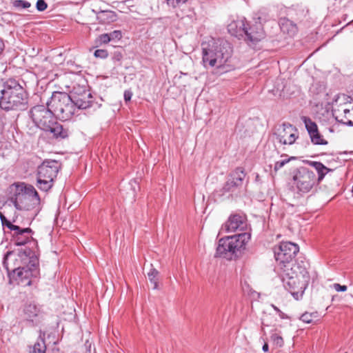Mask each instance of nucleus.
Instances as JSON below:
<instances>
[{"mask_svg":"<svg viewBox=\"0 0 353 353\" xmlns=\"http://www.w3.org/2000/svg\"><path fill=\"white\" fill-rule=\"evenodd\" d=\"M299 251L298 245L292 242H282L274 251L283 287L296 300L303 296L310 280L308 263H299L294 259Z\"/></svg>","mask_w":353,"mask_h":353,"instance_id":"obj_1","label":"nucleus"},{"mask_svg":"<svg viewBox=\"0 0 353 353\" xmlns=\"http://www.w3.org/2000/svg\"><path fill=\"white\" fill-rule=\"evenodd\" d=\"M12 255L13 252H8L3 261L10 283L15 281L18 285L23 286L31 285L32 279L38 278L40 274L38 256L30 248L19 250L17 258L15 259L18 266L10 270L8 261Z\"/></svg>","mask_w":353,"mask_h":353,"instance_id":"obj_2","label":"nucleus"},{"mask_svg":"<svg viewBox=\"0 0 353 353\" xmlns=\"http://www.w3.org/2000/svg\"><path fill=\"white\" fill-rule=\"evenodd\" d=\"M1 94L0 108L2 110H25L28 108V94L15 79L6 81Z\"/></svg>","mask_w":353,"mask_h":353,"instance_id":"obj_3","label":"nucleus"},{"mask_svg":"<svg viewBox=\"0 0 353 353\" xmlns=\"http://www.w3.org/2000/svg\"><path fill=\"white\" fill-rule=\"evenodd\" d=\"M250 238V233L241 232L220 239L216 247L215 257L236 260L241 256Z\"/></svg>","mask_w":353,"mask_h":353,"instance_id":"obj_4","label":"nucleus"},{"mask_svg":"<svg viewBox=\"0 0 353 353\" xmlns=\"http://www.w3.org/2000/svg\"><path fill=\"white\" fill-rule=\"evenodd\" d=\"M13 195L8 199L18 210H31L40 204V196L30 184L14 183L10 187Z\"/></svg>","mask_w":353,"mask_h":353,"instance_id":"obj_5","label":"nucleus"},{"mask_svg":"<svg viewBox=\"0 0 353 353\" xmlns=\"http://www.w3.org/2000/svg\"><path fill=\"white\" fill-rule=\"evenodd\" d=\"M233 50L231 46H208L203 48V62L205 66L208 64L211 67L216 66L223 68L225 72L230 70Z\"/></svg>","mask_w":353,"mask_h":353,"instance_id":"obj_6","label":"nucleus"},{"mask_svg":"<svg viewBox=\"0 0 353 353\" xmlns=\"http://www.w3.org/2000/svg\"><path fill=\"white\" fill-rule=\"evenodd\" d=\"M290 176L292 188L301 196L310 192L318 185L314 172L304 166L294 168Z\"/></svg>","mask_w":353,"mask_h":353,"instance_id":"obj_7","label":"nucleus"},{"mask_svg":"<svg viewBox=\"0 0 353 353\" xmlns=\"http://www.w3.org/2000/svg\"><path fill=\"white\" fill-rule=\"evenodd\" d=\"M47 105L52 109L56 117L64 121L70 119L77 108L69 94L61 92H53Z\"/></svg>","mask_w":353,"mask_h":353,"instance_id":"obj_8","label":"nucleus"},{"mask_svg":"<svg viewBox=\"0 0 353 353\" xmlns=\"http://www.w3.org/2000/svg\"><path fill=\"white\" fill-rule=\"evenodd\" d=\"M69 95L77 109H87L93 105V96L88 89L87 81L83 78L74 83Z\"/></svg>","mask_w":353,"mask_h":353,"instance_id":"obj_9","label":"nucleus"},{"mask_svg":"<svg viewBox=\"0 0 353 353\" xmlns=\"http://www.w3.org/2000/svg\"><path fill=\"white\" fill-rule=\"evenodd\" d=\"M30 117L34 125L42 130L48 129L57 119L52 108L47 105H37L32 107L29 111Z\"/></svg>","mask_w":353,"mask_h":353,"instance_id":"obj_10","label":"nucleus"},{"mask_svg":"<svg viewBox=\"0 0 353 353\" xmlns=\"http://www.w3.org/2000/svg\"><path fill=\"white\" fill-rule=\"evenodd\" d=\"M259 16L254 19V22H248L243 40L246 42L259 43L262 41L266 37L265 32L262 24L263 21H266V14L260 11Z\"/></svg>","mask_w":353,"mask_h":353,"instance_id":"obj_11","label":"nucleus"},{"mask_svg":"<svg viewBox=\"0 0 353 353\" xmlns=\"http://www.w3.org/2000/svg\"><path fill=\"white\" fill-rule=\"evenodd\" d=\"M20 316L30 327L38 326L42 321V310L34 301H28L21 307Z\"/></svg>","mask_w":353,"mask_h":353,"instance_id":"obj_12","label":"nucleus"},{"mask_svg":"<svg viewBox=\"0 0 353 353\" xmlns=\"http://www.w3.org/2000/svg\"><path fill=\"white\" fill-rule=\"evenodd\" d=\"M245 176L246 173L243 167L236 168L228 175L223 187L216 192L219 196H223L225 193L234 192L243 185Z\"/></svg>","mask_w":353,"mask_h":353,"instance_id":"obj_13","label":"nucleus"},{"mask_svg":"<svg viewBox=\"0 0 353 353\" xmlns=\"http://www.w3.org/2000/svg\"><path fill=\"white\" fill-rule=\"evenodd\" d=\"M9 230L11 241L15 245L21 246L32 242L37 246V241L32 237L34 232L30 228H21L14 223Z\"/></svg>","mask_w":353,"mask_h":353,"instance_id":"obj_14","label":"nucleus"},{"mask_svg":"<svg viewBox=\"0 0 353 353\" xmlns=\"http://www.w3.org/2000/svg\"><path fill=\"white\" fill-rule=\"evenodd\" d=\"M297 131V128L292 124L284 122L274 132V135L280 143L292 145L299 137Z\"/></svg>","mask_w":353,"mask_h":353,"instance_id":"obj_15","label":"nucleus"},{"mask_svg":"<svg viewBox=\"0 0 353 353\" xmlns=\"http://www.w3.org/2000/svg\"><path fill=\"white\" fill-rule=\"evenodd\" d=\"M60 168L61 163L59 161L47 159L38 166L37 175L54 181Z\"/></svg>","mask_w":353,"mask_h":353,"instance_id":"obj_16","label":"nucleus"},{"mask_svg":"<svg viewBox=\"0 0 353 353\" xmlns=\"http://www.w3.org/2000/svg\"><path fill=\"white\" fill-rule=\"evenodd\" d=\"M336 105L332 109V114L337 122L353 127V106L350 108L347 103Z\"/></svg>","mask_w":353,"mask_h":353,"instance_id":"obj_17","label":"nucleus"},{"mask_svg":"<svg viewBox=\"0 0 353 353\" xmlns=\"http://www.w3.org/2000/svg\"><path fill=\"white\" fill-rule=\"evenodd\" d=\"M247 228L246 217L240 214H231L228 221L222 226V230L225 232L243 231Z\"/></svg>","mask_w":353,"mask_h":353,"instance_id":"obj_18","label":"nucleus"},{"mask_svg":"<svg viewBox=\"0 0 353 353\" xmlns=\"http://www.w3.org/2000/svg\"><path fill=\"white\" fill-rule=\"evenodd\" d=\"M279 25L283 34L290 38L294 37L298 33L299 29L296 23L287 17L280 18Z\"/></svg>","mask_w":353,"mask_h":353,"instance_id":"obj_19","label":"nucleus"},{"mask_svg":"<svg viewBox=\"0 0 353 353\" xmlns=\"http://www.w3.org/2000/svg\"><path fill=\"white\" fill-rule=\"evenodd\" d=\"M246 23L247 21L245 18L233 21L228 25V31L232 36L238 38L239 40L243 39Z\"/></svg>","mask_w":353,"mask_h":353,"instance_id":"obj_20","label":"nucleus"},{"mask_svg":"<svg viewBox=\"0 0 353 353\" xmlns=\"http://www.w3.org/2000/svg\"><path fill=\"white\" fill-rule=\"evenodd\" d=\"M288 14L294 21L299 23H305L309 19V10L302 6H296L290 8Z\"/></svg>","mask_w":353,"mask_h":353,"instance_id":"obj_21","label":"nucleus"},{"mask_svg":"<svg viewBox=\"0 0 353 353\" xmlns=\"http://www.w3.org/2000/svg\"><path fill=\"white\" fill-rule=\"evenodd\" d=\"M44 131L50 132L52 134L53 137L58 140L67 139L70 134L69 128H65L63 125L57 122V119L54 121L53 124Z\"/></svg>","mask_w":353,"mask_h":353,"instance_id":"obj_22","label":"nucleus"},{"mask_svg":"<svg viewBox=\"0 0 353 353\" xmlns=\"http://www.w3.org/2000/svg\"><path fill=\"white\" fill-rule=\"evenodd\" d=\"M305 163L312 166L317 172L318 176H316V179L318 184L322 181L327 173L332 170L320 161H305Z\"/></svg>","mask_w":353,"mask_h":353,"instance_id":"obj_23","label":"nucleus"},{"mask_svg":"<svg viewBox=\"0 0 353 353\" xmlns=\"http://www.w3.org/2000/svg\"><path fill=\"white\" fill-rule=\"evenodd\" d=\"M122 37V32L120 30H114L110 33L102 34L97 39L96 42L99 44H107L110 41H119Z\"/></svg>","mask_w":353,"mask_h":353,"instance_id":"obj_24","label":"nucleus"},{"mask_svg":"<svg viewBox=\"0 0 353 353\" xmlns=\"http://www.w3.org/2000/svg\"><path fill=\"white\" fill-rule=\"evenodd\" d=\"M97 19L101 24H109L117 21V15L112 10H100L97 12Z\"/></svg>","mask_w":353,"mask_h":353,"instance_id":"obj_25","label":"nucleus"},{"mask_svg":"<svg viewBox=\"0 0 353 353\" xmlns=\"http://www.w3.org/2000/svg\"><path fill=\"white\" fill-rule=\"evenodd\" d=\"M53 185L54 180L50 179H48L47 178L41 177L37 175L36 185L41 191L48 192L53 187Z\"/></svg>","mask_w":353,"mask_h":353,"instance_id":"obj_26","label":"nucleus"},{"mask_svg":"<svg viewBox=\"0 0 353 353\" xmlns=\"http://www.w3.org/2000/svg\"><path fill=\"white\" fill-rule=\"evenodd\" d=\"M301 120L304 123L309 135L319 130L317 124L313 121L311 118L303 116Z\"/></svg>","mask_w":353,"mask_h":353,"instance_id":"obj_27","label":"nucleus"},{"mask_svg":"<svg viewBox=\"0 0 353 353\" xmlns=\"http://www.w3.org/2000/svg\"><path fill=\"white\" fill-rule=\"evenodd\" d=\"M311 142L314 145H327L328 141L325 140L319 130L309 135Z\"/></svg>","mask_w":353,"mask_h":353,"instance_id":"obj_28","label":"nucleus"},{"mask_svg":"<svg viewBox=\"0 0 353 353\" xmlns=\"http://www.w3.org/2000/svg\"><path fill=\"white\" fill-rule=\"evenodd\" d=\"M46 345L45 339L39 337L38 341L33 345L32 350L30 352V353H46Z\"/></svg>","mask_w":353,"mask_h":353,"instance_id":"obj_29","label":"nucleus"},{"mask_svg":"<svg viewBox=\"0 0 353 353\" xmlns=\"http://www.w3.org/2000/svg\"><path fill=\"white\" fill-rule=\"evenodd\" d=\"M11 4L15 10L19 11L27 10L31 7V3L25 0H12Z\"/></svg>","mask_w":353,"mask_h":353,"instance_id":"obj_30","label":"nucleus"},{"mask_svg":"<svg viewBox=\"0 0 353 353\" xmlns=\"http://www.w3.org/2000/svg\"><path fill=\"white\" fill-rule=\"evenodd\" d=\"M159 272L154 269L152 268L150 271L148 273V279L151 283L153 284V289H157L158 288V283H159Z\"/></svg>","mask_w":353,"mask_h":353,"instance_id":"obj_31","label":"nucleus"},{"mask_svg":"<svg viewBox=\"0 0 353 353\" xmlns=\"http://www.w3.org/2000/svg\"><path fill=\"white\" fill-rule=\"evenodd\" d=\"M318 312H305L300 316V320L306 323H311L313 322L314 319L318 318Z\"/></svg>","mask_w":353,"mask_h":353,"instance_id":"obj_32","label":"nucleus"},{"mask_svg":"<svg viewBox=\"0 0 353 353\" xmlns=\"http://www.w3.org/2000/svg\"><path fill=\"white\" fill-rule=\"evenodd\" d=\"M296 157H291L288 159H283L282 161H276L275 163H274V171L275 172H276L278 170H279L282 167H283L285 164H287L288 163H289L290 161L292 160H294V159H296Z\"/></svg>","mask_w":353,"mask_h":353,"instance_id":"obj_33","label":"nucleus"},{"mask_svg":"<svg viewBox=\"0 0 353 353\" xmlns=\"http://www.w3.org/2000/svg\"><path fill=\"white\" fill-rule=\"evenodd\" d=\"M0 219L1 221L2 226L6 227L8 229H9L16 221L15 219H13L12 221L7 219L1 212H0Z\"/></svg>","mask_w":353,"mask_h":353,"instance_id":"obj_34","label":"nucleus"},{"mask_svg":"<svg viewBox=\"0 0 353 353\" xmlns=\"http://www.w3.org/2000/svg\"><path fill=\"white\" fill-rule=\"evenodd\" d=\"M94 56L97 59H105L108 56V52L105 49H97L94 51Z\"/></svg>","mask_w":353,"mask_h":353,"instance_id":"obj_35","label":"nucleus"},{"mask_svg":"<svg viewBox=\"0 0 353 353\" xmlns=\"http://www.w3.org/2000/svg\"><path fill=\"white\" fill-rule=\"evenodd\" d=\"M271 340L273 341L274 344H275L277 347H282L284 344V341L282 336L273 334L271 336Z\"/></svg>","mask_w":353,"mask_h":353,"instance_id":"obj_36","label":"nucleus"},{"mask_svg":"<svg viewBox=\"0 0 353 353\" xmlns=\"http://www.w3.org/2000/svg\"><path fill=\"white\" fill-rule=\"evenodd\" d=\"M167 4L173 8L179 7L181 4L186 3L188 0H166Z\"/></svg>","mask_w":353,"mask_h":353,"instance_id":"obj_37","label":"nucleus"},{"mask_svg":"<svg viewBox=\"0 0 353 353\" xmlns=\"http://www.w3.org/2000/svg\"><path fill=\"white\" fill-rule=\"evenodd\" d=\"M48 7L46 2L44 0H38L36 3V8L38 11H44Z\"/></svg>","mask_w":353,"mask_h":353,"instance_id":"obj_38","label":"nucleus"},{"mask_svg":"<svg viewBox=\"0 0 353 353\" xmlns=\"http://www.w3.org/2000/svg\"><path fill=\"white\" fill-rule=\"evenodd\" d=\"M272 307L277 312V314H279V317L281 319H289V316L287 314H285V313H283L282 311H281L278 307H276V305H274L273 304L272 305Z\"/></svg>","mask_w":353,"mask_h":353,"instance_id":"obj_39","label":"nucleus"},{"mask_svg":"<svg viewBox=\"0 0 353 353\" xmlns=\"http://www.w3.org/2000/svg\"><path fill=\"white\" fill-rule=\"evenodd\" d=\"M132 92L130 90H126L124 91L123 97L125 102L130 101L132 97Z\"/></svg>","mask_w":353,"mask_h":353,"instance_id":"obj_40","label":"nucleus"},{"mask_svg":"<svg viewBox=\"0 0 353 353\" xmlns=\"http://www.w3.org/2000/svg\"><path fill=\"white\" fill-rule=\"evenodd\" d=\"M334 288L337 292H345L347 289L346 285H341L339 283H334Z\"/></svg>","mask_w":353,"mask_h":353,"instance_id":"obj_41","label":"nucleus"},{"mask_svg":"<svg viewBox=\"0 0 353 353\" xmlns=\"http://www.w3.org/2000/svg\"><path fill=\"white\" fill-rule=\"evenodd\" d=\"M123 56H122V54L121 52H115L114 53V59L116 60V61H121V59H122Z\"/></svg>","mask_w":353,"mask_h":353,"instance_id":"obj_42","label":"nucleus"},{"mask_svg":"<svg viewBox=\"0 0 353 353\" xmlns=\"http://www.w3.org/2000/svg\"><path fill=\"white\" fill-rule=\"evenodd\" d=\"M262 350L265 352H268V350H269V345H268L267 342H265V343L263 344V345L262 347Z\"/></svg>","mask_w":353,"mask_h":353,"instance_id":"obj_43","label":"nucleus"},{"mask_svg":"<svg viewBox=\"0 0 353 353\" xmlns=\"http://www.w3.org/2000/svg\"><path fill=\"white\" fill-rule=\"evenodd\" d=\"M353 27V20L347 23L343 28Z\"/></svg>","mask_w":353,"mask_h":353,"instance_id":"obj_44","label":"nucleus"},{"mask_svg":"<svg viewBox=\"0 0 353 353\" xmlns=\"http://www.w3.org/2000/svg\"><path fill=\"white\" fill-rule=\"evenodd\" d=\"M32 50H33V51H34L33 54H37V53L39 52V51L41 49H40V48H39V46H37V50H35L34 48H33V49H32Z\"/></svg>","mask_w":353,"mask_h":353,"instance_id":"obj_45","label":"nucleus"},{"mask_svg":"<svg viewBox=\"0 0 353 353\" xmlns=\"http://www.w3.org/2000/svg\"><path fill=\"white\" fill-rule=\"evenodd\" d=\"M3 47L4 46H0V54L2 53V52L3 51Z\"/></svg>","mask_w":353,"mask_h":353,"instance_id":"obj_46","label":"nucleus"},{"mask_svg":"<svg viewBox=\"0 0 353 353\" xmlns=\"http://www.w3.org/2000/svg\"><path fill=\"white\" fill-rule=\"evenodd\" d=\"M338 98H339V97H337V98L334 99V102H335L336 103H337Z\"/></svg>","mask_w":353,"mask_h":353,"instance_id":"obj_47","label":"nucleus"},{"mask_svg":"<svg viewBox=\"0 0 353 353\" xmlns=\"http://www.w3.org/2000/svg\"><path fill=\"white\" fill-rule=\"evenodd\" d=\"M262 325H265V326H268V324H266V325H265L263 322L262 323Z\"/></svg>","mask_w":353,"mask_h":353,"instance_id":"obj_48","label":"nucleus"},{"mask_svg":"<svg viewBox=\"0 0 353 353\" xmlns=\"http://www.w3.org/2000/svg\"><path fill=\"white\" fill-rule=\"evenodd\" d=\"M94 48H90V51H92V50H94Z\"/></svg>","mask_w":353,"mask_h":353,"instance_id":"obj_49","label":"nucleus"},{"mask_svg":"<svg viewBox=\"0 0 353 353\" xmlns=\"http://www.w3.org/2000/svg\"><path fill=\"white\" fill-rule=\"evenodd\" d=\"M3 43V41L0 39V43Z\"/></svg>","mask_w":353,"mask_h":353,"instance_id":"obj_50","label":"nucleus"}]
</instances>
